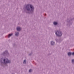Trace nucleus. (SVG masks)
<instances>
[{
    "label": "nucleus",
    "mask_w": 74,
    "mask_h": 74,
    "mask_svg": "<svg viewBox=\"0 0 74 74\" xmlns=\"http://www.w3.org/2000/svg\"><path fill=\"white\" fill-rule=\"evenodd\" d=\"M21 30V28L19 27H17V31H19Z\"/></svg>",
    "instance_id": "4"
},
{
    "label": "nucleus",
    "mask_w": 74,
    "mask_h": 74,
    "mask_svg": "<svg viewBox=\"0 0 74 74\" xmlns=\"http://www.w3.org/2000/svg\"><path fill=\"white\" fill-rule=\"evenodd\" d=\"M55 34L58 37H60L62 35V32L60 31H57V32H55Z\"/></svg>",
    "instance_id": "2"
},
{
    "label": "nucleus",
    "mask_w": 74,
    "mask_h": 74,
    "mask_svg": "<svg viewBox=\"0 0 74 74\" xmlns=\"http://www.w3.org/2000/svg\"><path fill=\"white\" fill-rule=\"evenodd\" d=\"M31 71H32V70L31 69H30L29 70V73H30V72H31Z\"/></svg>",
    "instance_id": "11"
},
{
    "label": "nucleus",
    "mask_w": 74,
    "mask_h": 74,
    "mask_svg": "<svg viewBox=\"0 0 74 74\" xmlns=\"http://www.w3.org/2000/svg\"><path fill=\"white\" fill-rule=\"evenodd\" d=\"M11 36H12V34H9L8 36V38L10 37Z\"/></svg>",
    "instance_id": "5"
},
{
    "label": "nucleus",
    "mask_w": 74,
    "mask_h": 74,
    "mask_svg": "<svg viewBox=\"0 0 74 74\" xmlns=\"http://www.w3.org/2000/svg\"><path fill=\"white\" fill-rule=\"evenodd\" d=\"M72 63H74V60H73L72 61Z\"/></svg>",
    "instance_id": "12"
},
{
    "label": "nucleus",
    "mask_w": 74,
    "mask_h": 74,
    "mask_svg": "<svg viewBox=\"0 0 74 74\" xmlns=\"http://www.w3.org/2000/svg\"><path fill=\"white\" fill-rule=\"evenodd\" d=\"M71 53L70 52H69L68 53V56H70V55H71Z\"/></svg>",
    "instance_id": "9"
},
{
    "label": "nucleus",
    "mask_w": 74,
    "mask_h": 74,
    "mask_svg": "<svg viewBox=\"0 0 74 74\" xmlns=\"http://www.w3.org/2000/svg\"><path fill=\"white\" fill-rule=\"evenodd\" d=\"M30 6V8L31 9V10H34V7L31 5H27L26 8H27V11H29L30 10V8H29V7Z\"/></svg>",
    "instance_id": "1"
},
{
    "label": "nucleus",
    "mask_w": 74,
    "mask_h": 74,
    "mask_svg": "<svg viewBox=\"0 0 74 74\" xmlns=\"http://www.w3.org/2000/svg\"><path fill=\"white\" fill-rule=\"evenodd\" d=\"M72 54L73 55H74V52H73Z\"/></svg>",
    "instance_id": "13"
},
{
    "label": "nucleus",
    "mask_w": 74,
    "mask_h": 74,
    "mask_svg": "<svg viewBox=\"0 0 74 74\" xmlns=\"http://www.w3.org/2000/svg\"><path fill=\"white\" fill-rule=\"evenodd\" d=\"M53 24H54V25H57V24H58V23H57V22H54L53 23Z\"/></svg>",
    "instance_id": "7"
},
{
    "label": "nucleus",
    "mask_w": 74,
    "mask_h": 74,
    "mask_svg": "<svg viewBox=\"0 0 74 74\" xmlns=\"http://www.w3.org/2000/svg\"><path fill=\"white\" fill-rule=\"evenodd\" d=\"M15 35V36H18V35H19V33L18 32H16Z\"/></svg>",
    "instance_id": "8"
},
{
    "label": "nucleus",
    "mask_w": 74,
    "mask_h": 74,
    "mask_svg": "<svg viewBox=\"0 0 74 74\" xmlns=\"http://www.w3.org/2000/svg\"><path fill=\"white\" fill-rule=\"evenodd\" d=\"M1 63H2V62H1Z\"/></svg>",
    "instance_id": "14"
},
{
    "label": "nucleus",
    "mask_w": 74,
    "mask_h": 74,
    "mask_svg": "<svg viewBox=\"0 0 74 74\" xmlns=\"http://www.w3.org/2000/svg\"><path fill=\"white\" fill-rule=\"evenodd\" d=\"M23 64H26V60H24L23 62Z\"/></svg>",
    "instance_id": "10"
},
{
    "label": "nucleus",
    "mask_w": 74,
    "mask_h": 74,
    "mask_svg": "<svg viewBox=\"0 0 74 74\" xmlns=\"http://www.w3.org/2000/svg\"><path fill=\"white\" fill-rule=\"evenodd\" d=\"M3 61L5 64H7V63H10L11 62L10 61L8 60L7 59H4L3 60Z\"/></svg>",
    "instance_id": "3"
},
{
    "label": "nucleus",
    "mask_w": 74,
    "mask_h": 74,
    "mask_svg": "<svg viewBox=\"0 0 74 74\" xmlns=\"http://www.w3.org/2000/svg\"><path fill=\"white\" fill-rule=\"evenodd\" d=\"M55 44V42L53 41H51V45H53Z\"/></svg>",
    "instance_id": "6"
}]
</instances>
